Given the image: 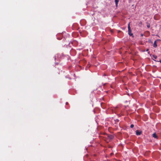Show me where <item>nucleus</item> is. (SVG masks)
<instances>
[{
	"mask_svg": "<svg viewBox=\"0 0 161 161\" xmlns=\"http://www.w3.org/2000/svg\"><path fill=\"white\" fill-rule=\"evenodd\" d=\"M128 30H129L130 31V30H131V29H130V24H129L128 25Z\"/></svg>",
	"mask_w": 161,
	"mask_h": 161,
	"instance_id": "nucleus-8",
	"label": "nucleus"
},
{
	"mask_svg": "<svg viewBox=\"0 0 161 161\" xmlns=\"http://www.w3.org/2000/svg\"><path fill=\"white\" fill-rule=\"evenodd\" d=\"M153 58H154L155 59H157V56L154 55H153Z\"/></svg>",
	"mask_w": 161,
	"mask_h": 161,
	"instance_id": "nucleus-7",
	"label": "nucleus"
},
{
	"mask_svg": "<svg viewBox=\"0 0 161 161\" xmlns=\"http://www.w3.org/2000/svg\"><path fill=\"white\" fill-rule=\"evenodd\" d=\"M105 137L106 138H108L109 140H111L112 139L114 138V136L111 135H108V134H106L105 136Z\"/></svg>",
	"mask_w": 161,
	"mask_h": 161,
	"instance_id": "nucleus-1",
	"label": "nucleus"
},
{
	"mask_svg": "<svg viewBox=\"0 0 161 161\" xmlns=\"http://www.w3.org/2000/svg\"><path fill=\"white\" fill-rule=\"evenodd\" d=\"M153 137L155 138H157V136L155 133H154L153 134Z\"/></svg>",
	"mask_w": 161,
	"mask_h": 161,
	"instance_id": "nucleus-4",
	"label": "nucleus"
},
{
	"mask_svg": "<svg viewBox=\"0 0 161 161\" xmlns=\"http://www.w3.org/2000/svg\"><path fill=\"white\" fill-rule=\"evenodd\" d=\"M143 36V34H141V36Z\"/></svg>",
	"mask_w": 161,
	"mask_h": 161,
	"instance_id": "nucleus-13",
	"label": "nucleus"
},
{
	"mask_svg": "<svg viewBox=\"0 0 161 161\" xmlns=\"http://www.w3.org/2000/svg\"><path fill=\"white\" fill-rule=\"evenodd\" d=\"M149 51V49H147L146 51Z\"/></svg>",
	"mask_w": 161,
	"mask_h": 161,
	"instance_id": "nucleus-12",
	"label": "nucleus"
},
{
	"mask_svg": "<svg viewBox=\"0 0 161 161\" xmlns=\"http://www.w3.org/2000/svg\"><path fill=\"white\" fill-rule=\"evenodd\" d=\"M160 40L159 39H158L154 41V43L153 44V46L154 47H156L157 46V41H159Z\"/></svg>",
	"mask_w": 161,
	"mask_h": 161,
	"instance_id": "nucleus-2",
	"label": "nucleus"
},
{
	"mask_svg": "<svg viewBox=\"0 0 161 161\" xmlns=\"http://www.w3.org/2000/svg\"><path fill=\"white\" fill-rule=\"evenodd\" d=\"M131 30H130V31L129 30H128V34L130 36H132L133 35V34L131 33Z\"/></svg>",
	"mask_w": 161,
	"mask_h": 161,
	"instance_id": "nucleus-5",
	"label": "nucleus"
},
{
	"mask_svg": "<svg viewBox=\"0 0 161 161\" xmlns=\"http://www.w3.org/2000/svg\"><path fill=\"white\" fill-rule=\"evenodd\" d=\"M148 42H149V43H153V42L151 41V40H148Z\"/></svg>",
	"mask_w": 161,
	"mask_h": 161,
	"instance_id": "nucleus-10",
	"label": "nucleus"
},
{
	"mask_svg": "<svg viewBox=\"0 0 161 161\" xmlns=\"http://www.w3.org/2000/svg\"><path fill=\"white\" fill-rule=\"evenodd\" d=\"M150 24H148L147 25V27L148 28H149L150 27Z\"/></svg>",
	"mask_w": 161,
	"mask_h": 161,
	"instance_id": "nucleus-11",
	"label": "nucleus"
},
{
	"mask_svg": "<svg viewBox=\"0 0 161 161\" xmlns=\"http://www.w3.org/2000/svg\"><path fill=\"white\" fill-rule=\"evenodd\" d=\"M134 126V125L133 124H131V125H130V128H133Z\"/></svg>",
	"mask_w": 161,
	"mask_h": 161,
	"instance_id": "nucleus-9",
	"label": "nucleus"
},
{
	"mask_svg": "<svg viewBox=\"0 0 161 161\" xmlns=\"http://www.w3.org/2000/svg\"><path fill=\"white\" fill-rule=\"evenodd\" d=\"M67 103H66V104H67Z\"/></svg>",
	"mask_w": 161,
	"mask_h": 161,
	"instance_id": "nucleus-15",
	"label": "nucleus"
},
{
	"mask_svg": "<svg viewBox=\"0 0 161 161\" xmlns=\"http://www.w3.org/2000/svg\"><path fill=\"white\" fill-rule=\"evenodd\" d=\"M141 133H142V132L138 130H137L136 131V134L137 136L140 135L141 134Z\"/></svg>",
	"mask_w": 161,
	"mask_h": 161,
	"instance_id": "nucleus-3",
	"label": "nucleus"
},
{
	"mask_svg": "<svg viewBox=\"0 0 161 161\" xmlns=\"http://www.w3.org/2000/svg\"><path fill=\"white\" fill-rule=\"evenodd\" d=\"M115 4L116 6H117L118 3L119 2V0H115Z\"/></svg>",
	"mask_w": 161,
	"mask_h": 161,
	"instance_id": "nucleus-6",
	"label": "nucleus"
},
{
	"mask_svg": "<svg viewBox=\"0 0 161 161\" xmlns=\"http://www.w3.org/2000/svg\"><path fill=\"white\" fill-rule=\"evenodd\" d=\"M159 62H160V63H161V60L159 61Z\"/></svg>",
	"mask_w": 161,
	"mask_h": 161,
	"instance_id": "nucleus-14",
	"label": "nucleus"
}]
</instances>
